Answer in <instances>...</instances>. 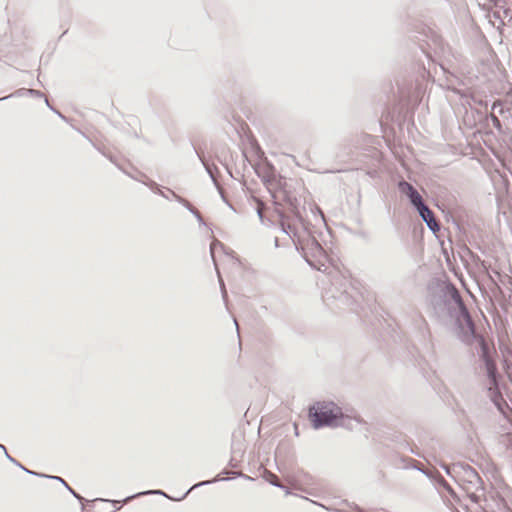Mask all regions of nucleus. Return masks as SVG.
Segmentation results:
<instances>
[{"label":"nucleus","mask_w":512,"mask_h":512,"mask_svg":"<svg viewBox=\"0 0 512 512\" xmlns=\"http://www.w3.org/2000/svg\"><path fill=\"white\" fill-rule=\"evenodd\" d=\"M308 417L313 428L319 429L322 426L336 425L337 420L342 417V411L332 402H317L309 408Z\"/></svg>","instance_id":"obj_1"},{"label":"nucleus","mask_w":512,"mask_h":512,"mask_svg":"<svg viewBox=\"0 0 512 512\" xmlns=\"http://www.w3.org/2000/svg\"><path fill=\"white\" fill-rule=\"evenodd\" d=\"M278 213L283 230L289 234H295L299 225L302 223V218L297 208L289 204L287 208L278 210Z\"/></svg>","instance_id":"obj_2"},{"label":"nucleus","mask_w":512,"mask_h":512,"mask_svg":"<svg viewBox=\"0 0 512 512\" xmlns=\"http://www.w3.org/2000/svg\"><path fill=\"white\" fill-rule=\"evenodd\" d=\"M418 211L431 230H439V225L434 218L433 212L427 206H422Z\"/></svg>","instance_id":"obj_3"},{"label":"nucleus","mask_w":512,"mask_h":512,"mask_svg":"<svg viewBox=\"0 0 512 512\" xmlns=\"http://www.w3.org/2000/svg\"><path fill=\"white\" fill-rule=\"evenodd\" d=\"M412 204L417 207V209H421L422 206H425L421 195L415 190L410 196H409Z\"/></svg>","instance_id":"obj_4"},{"label":"nucleus","mask_w":512,"mask_h":512,"mask_svg":"<svg viewBox=\"0 0 512 512\" xmlns=\"http://www.w3.org/2000/svg\"><path fill=\"white\" fill-rule=\"evenodd\" d=\"M399 189L408 197L415 191L414 187L406 181H402L399 183Z\"/></svg>","instance_id":"obj_5"},{"label":"nucleus","mask_w":512,"mask_h":512,"mask_svg":"<svg viewBox=\"0 0 512 512\" xmlns=\"http://www.w3.org/2000/svg\"><path fill=\"white\" fill-rule=\"evenodd\" d=\"M462 314H463V317L465 318V320L467 322V325H468L469 329L471 330L472 333H474V325H473V322H472L468 312L465 309H463Z\"/></svg>","instance_id":"obj_6"},{"label":"nucleus","mask_w":512,"mask_h":512,"mask_svg":"<svg viewBox=\"0 0 512 512\" xmlns=\"http://www.w3.org/2000/svg\"><path fill=\"white\" fill-rule=\"evenodd\" d=\"M268 480L270 481V483H272L273 485L275 486H280L279 482H278V477L275 475V474H272L270 473L269 474V478Z\"/></svg>","instance_id":"obj_7"},{"label":"nucleus","mask_w":512,"mask_h":512,"mask_svg":"<svg viewBox=\"0 0 512 512\" xmlns=\"http://www.w3.org/2000/svg\"><path fill=\"white\" fill-rule=\"evenodd\" d=\"M263 206H264L263 203L259 201L258 202V207H257V212H258L260 218L263 217V214H262L263 213Z\"/></svg>","instance_id":"obj_8"}]
</instances>
